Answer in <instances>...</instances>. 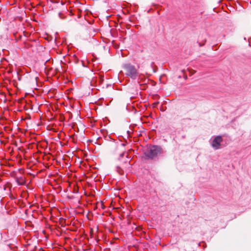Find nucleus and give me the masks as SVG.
<instances>
[{"label": "nucleus", "instance_id": "f257e3e1", "mask_svg": "<svg viewBox=\"0 0 251 251\" xmlns=\"http://www.w3.org/2000/svg\"><path fill=\"white\" fill-rule=\"evenodd\" d=\"M123 68L125 71L126 75L130 77L132 79H136L138 76V71L134 66L130 63L125 64L123 65Z\"/></svg>", "mask_w": 251, "mask_h": 251}, {"label": "nucleus", "instance_id": "f03ea898", "mask_svg": "<svg viewBox=\"0 0 251 251\" xmlns=\"http://www.w3.org/2000/svg\"><path fill=\"white\" fill-rule=\"evenodd\" d=\"M161 150L160 147L157 146L150 147L146 152V155L149 158H153L161 152Z\"/></svg>", "mask_w": 251, "mask_h": 251}, {"label": "nucleus", "instance_id": "7ed1b4c3", "mask_svg": "<svg viewBox=\"0 0 251 251\" xmlns=\"http://www.w3.org/2000/svg\"><path fill=\"white\" fill-rule=\"evenodd\" d=\"M223 141L221 136H218L214 138L211 143V146L215 150H218L220 148L221 143Z\"/></svg>", "mask_w": 251, "mask_h": 251}, {"label": "nucleus", "instance_id": "20e7f679", "mask_svg": "<svg viewBox=\"0 0 251 251\" xmlns=\"http://www.w3.org/2000/svg\"><path fill=\"white\" fill-rule=\"evenodd\" d=\"M16 182L19 185H23L25 184V179L23 176L17 177H16Z\"/></svg>", "mask_w": 251, "mask_h": 251}, {"label": "nucleus", "instance_id": "39448f33", "mask_svg": "<svg viewBox=\"0 0 251 251\" xmlns=\"http://www.w3.org/2000/svg\"><path fill=\"white\" fill-rule=\"evenodd\" d=\"M124 154H125V152H123L122 153H121L120 155V157L123 156Z\"/></svg>", "mask_w": 251, "mask_h": 251}]
</instances>
